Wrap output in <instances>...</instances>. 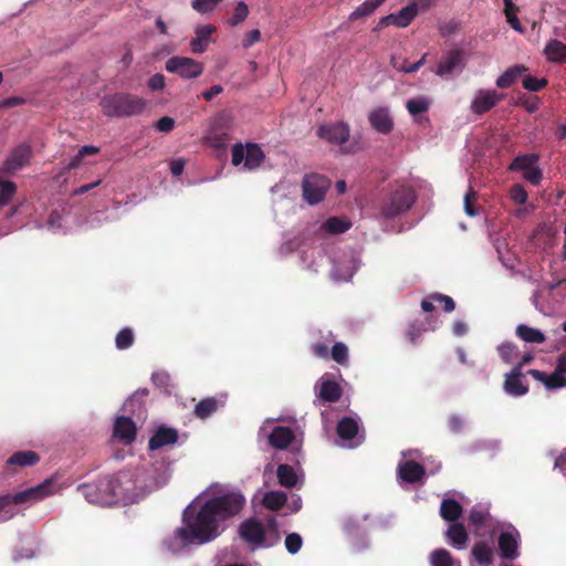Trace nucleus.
Masks as SVG:
<instances>
[{"label":"nucleus","mask_w":566,"mask_h":566,"mask_svg":"<svg viewBox=\"0 0 566 566\" xmlns=\"http://www.w3.org/2000/svg\"><path fill=\"white\" fill-rule=\"evenodd\" d=\"M245 496L239 490L208 499L199 509L188 505L182 514V526L175 531L181 546L203 545L218 538L227 522L238 516L245 506Z\"/></svg>","instance_id":"nucleus-1"},{"label":"nucleus","mask_w":566,"mask_h":566,"mask_svg":"<svg viewBox=\"0 0 566 566\" xmlns=\"http://www.w3.org/2000/svg\"><path fill=\"white\" fill-rule=\"evenodd\" d=\"M78 491L90 502L101 505L135 503L140 497V488L135 474L119 472L114 476H104L96 482L78 486Z\"/></svg>","instance_id":"nucleus-2"},{"label":"nucleus","mask_w":566,"mask_h":566,"mask_svg":"<svg viewBox=\"0 0 566 566\" xmlns=\"http://www.w3.org/2000/svg\"><path fill=\"white\" fill-rule=\"evenodd\" d=\"M103 113L109 117H129L139 115L146 107V101L128 93L106 95L101 99Z\"/></svg>","instance_id":"nucleus-3"},{"label":"nucleus","mask_w":566,"mask_h":566,"mask_svg":"<svg viewBox=\"0 0 566 566\" xmlns=\"http://www.w3.org/2000/svg\"><path fill=\"white\" fill-rule=\"evenodd\" d=\"M416 200L415 190L410 186L400 185L382 200L379 216L385 220H395L409 211Z\"/></svg>","instance_id":"nucleus-4"},{"label":"nucleus","mask_w":566,"mask_h":566,"mask_svg":"<svg viewBox=\"0 0 566 566\" xmlns=\"http://www.w3.org/2000/svg\"><path fill=\"white\" fill-rule=\"evenodd\" d=\"M270 524L273 528L274 535L272 542L266 541L265 528L262 522L256 518H248L243 521L239 526V535L243 542L251 546L252 549L270 547L280 541L275 521L272 520Z\"/></svg>","instance_id":"nucleus-5"},{"label":"nucleus","mask_w":566,"mask_h":566,"mask_svg":"<svg viewBox=\"0 0 566 566\" xmlns=\"http://www.w3.org/2000/svg\"><path fill=\"white\" fill-rule=\"evenodd\" d=\"M56 490L53 479L50 478L35 486L29 488L13 495H0V512L11 504L18 505L40 501L48 495L54 494Z\"/></svg>","instance_id":"nucleus-6"},{"label":"nucleus","mask_w":566,"mask_h":566,"mask_svg":"<svg viewBox=\"0 0 566 566\" xmlns=\"http://www.w3.org/2000/svg\"><path fill=\"white\" fill-rule=\"evenodd\" d=\"M331 186L329 179L319 174L305 175L302 182L303 198L310 205L321 202Z\"/></svg>","instance_id":"nucleus-7"},{"label":"nucleus","mask_w":566,"mask_h":566,"mask_svg":"<svg viewBox=\"0 0 566 566\" xmlns=\"http://www.w3.org/2000/svg\"><path fill=\"white\" fill-rule=\"evenodd\" d=\"M165 69L167 72L178 74L185 80L196 78L203 72L202 63L187 56L169 57L166 61Z\"/></svg>","instance_id":"nucleus-8"},{"label":"nucleus","mask_w":566,"mask_h":566,"mask_svg":"<svg viewBox=\"0 0 566 566\" xmlns=\"http://www.w3.org/2000/svg\"><path fill=\"white\" fill-rule=\"evenodd\" d=\"M33 157L32 146L29 143H21L15 146L7 159L3 161L1 171L7 175L28 166Z\"/></svg>","instance_id":"nucleus-9"},{"label":"nucleus","mask_w":566,"mask_h":566,"mask_svg":"<svg viewBox=\"0 0 566 566\" xmlns=\"http://www.w3.org/2000/svg\"><path fill=\"white\" fill-rule=\"evenodd\" d=\"M504 98V94L494 90H479L471 102L470 109L475 115H483L495 107Z\"/></svg>","instance_id":"nucleus-10"},{"label":"nucleus","mask_w":566,"mask_h":566,"mask_svg":"<svg viewBox=\"0 0 566 566\" xmlns=\"http://www.w3.org/2000/svg\"><path fill=\"white\" fill-rule=\"evenodd\" d=\"M349 126L346 123H327L317 128V136L331 144L342 145L349 139Z\"/></svg>","instance_id":"nucleus-11"},{"label":"nucleus","mask_w":566,"mask_h":566,"mask_svg":"<svg viewBox=\"0 0 566 566\" xmlns=\"http://www.w3.org/2000/svg\"><path fill=\"white\" fill-rule=\"evenodd\" d=\"M464 67V52L461 49H453L446 52L437 65L436 74L446 76L455 70Z\"/></svg>","instance_id":"nucleus-12"},{"label":"nucleus","mask_w":566,"mask_h":566,"mask_svg":"<svg viewBox=\"0 0 566 566\" xmlns=\"http://www.w3.org/2000/svg\"><path fill=\"white\" fill-rule=\"evenodd\" d=\"M178 438L179 433L175 428L159 426L148 441V449L155 451L166 446H172Z\"/></svg>","instance_id":"nucleus-13"},{"label":"nucleus","mask_w":566,"mask_h":566,"mask_svg":"<svg viewBox=\"0 0 566 566\" xmlns=\"http://www.w3.org/2000/svg\"><path fill=\"white\" fill-rule=\"evenodd\" d=\"M113 434L125 444H130L136 439V424L129 417H117L114 423Z\"/></svg>","instance_id":"nucleus-14"},{"label":"nucleus","mask_w":566,"mask_h":566,"mask_svg":"<svg viewBox=\"0 0 566 566\" xmlns=\"http://www.w3.org/2000/svg\"><path fill=\"white\" fill-rule=\"evenodd\" d=\"M368 120L370 126L380 134L387 135L394 128V120L389 111L385 107H378L369 113Z\"/></svg>","instance_id":"nucleus-15"},{"label":"nucleus","mask_w":566,"mask_h":566,"mask_svg":"<svg viewBox=\"0 0 566 566\" xmlns=\"http://www.w3.org/2000/svg\"><path fill=\"white\" fill-rule=\"evenodd\" d=\"M398 476L408 483L421 481L426 474V469L419 462L407 460L398 465Z\"/></svg>","instance_id":"nucleus-16"},{"label":"nucleus","mask_w":566,"mask_h":566,"mask_svg":"<svg viewBox=\"0 0 566 566\" xmlns=\"http://www.w3.org/2000/svg\"><path fill=\"white\" fill-rule=\"evenodd\" d=\"M228 124V117L226 114L219 115L214 119L213 128L209 133V135L206 137V142L209 146L216 148V149H223L227 146V143L230 139V136L226 132H219V127H223Z\"/></svg>","instance_id":"nucleus-17"},{"label":"nucleus","mask_w":566,"mask_h":566,"mask_svg":"<svg viewBox=\"0 0 566 566\" xmlns=\"http://www.w3.org/2000/svg\"><path fill=\"white\" fill-rule=\"evenodd\" d=\"M226 394H222L219 397H207L201 399L195 407L196 417L202 420L209 418L219 408L226 405Z\"/></svg>","instance_id":"nucleus-18"},{"label":"nucleus","mask_w":566,"mask_h":566,"mask_svg":"<svg viewBox=\"0 0 566 566\" xmlns=\"http://www.w3.org/2000/svg\"><path fill=\"white\" fill-rule=\"evenodd\" d=\"M216 31V27L211 24L199 25L196 29V36L190 41V49L193 53H203L209 43L210 35Z\"/></svg>","instance_id":"nucleus-19"},{"label":"nucleus","mask_w":566,"mask_h":566,"mask_svg":"<svg viewBox=\"0 0 566 566\" xmlns=\"http://www.w3.org/2000/svg\"><path fill=\"white\" fill-rule=\"evenodd\" d=\"M340 386L332 379L322 378L318 388V398L325 402H336L342 397Z\"/></svg>","instance_id":"nucleus-20"},{"label":"nucleus","mask_w":566,"mask_h":566,"mask_svg":"<svg viewBox=\"0 0 566 566\" xmlns=\"http://www.w3.org/2000/svg\"><path fill=\"white\" fill-rule=\"evenodd\" d=\"M295 436L293 431L287 427H275L269 436V443L275 449H286Z\"/></svg>","instance_id":"nucleus-21"},{"label":"nucleus","mask_w":566,"mask_h":566,"mask_svg":"<svg viewBox=\"0 0 566 566\" xmlns=\"http://www.w3.org/2000/svg\"><path fill=\"white\" fill-rule=\"evenodd\" d=\"M527 374L531 375L534 379L543 382L548 389L566 387V377L555 370L551 375H547L544 371L537 369H530Z\"/></svg>","instance_id":"nucleus-22"},{"label":"nucleus","mask_w":566,"mask_h":566,"mask_svg":"<svg viewBox=\"0 0 566 566\" xmlns=\"http://www.w3.org/2000/svg\"><path fill=\"white\" fill-rule=\"evenodd\" d=\"M499 549L502 557L507 559H514L517 557V539L510 532H502L497 538Z\"/></svg>","instance_id":"nucleus-23"},{"label":"nucleus","mask_w":566,"mask_h":566,"mask_svg":"<svg viewBox=\"0 0 566 566\" xmlns=\"http://www.w3.org/2000/svg\"><path fill=\"white\" fill-rule=\"evenodd\" d=\"M544 54L552 63H565L566 44L556 39L549 40L544 48Z\"/></svg>","instance_id":"nucleus-24"},{"label":"nucleus","mask_w":566,"mask_h":566,"mask_svg":"<svg viewBox=\"0 0 566 566\" xmlns=\"http://www.w3.org/2000/svg\"><path fill=\"white\" fill-rule=\"evenodd\" d=\"M336 431L342 440H353L359 433V426L356 419L344 417L338 421Z\"/></svg>","instance_id":"nucleus-25"},{"label":"nucleus","mask_w":566,"mask_h":566,"mask_svg":"<svg viewBox=\"0 0 566 566\" xmlns=\"http://www.w3.org/2000/svg\"><path fill=\"white\" fill-rule=\"evenodd\" d=\"M446 535L451 545L459 549L463 548L469 539L468 532L461 523L451 524Z\"/></svg>","instance_id":"nucleus-26"},{"label":"nucleus","mask_w":566,"mask_h":566,"mask_svg":"<svg viewBox=\"0 0 566 566\" xmlns=\"http://www.w3.org/2000/svg\"><path fill=\"white\" fill-rule=\"evenodd\" d=\"M461 504L453 499H444L440 504V515L444 521L455 522L462 515Z\"/></svg>","instance_id":"nucleus-27"},{"label":"nucleus","mask_w":566,"mask_h":566,"mask_svg":"<svg viewBox=\"0 0 566 566\" xmlns=\"http://www.w3.org/2000/svg\"><path fill=\"white\" fill-rule=\"evenodd\" d=\"M518 338L526 343L542 344L546 340L545 335L537 328L520 324L515 331Z\"/></svg>","instance_id":"nucleus-28"},{"label":"nucleus","mask_w":566,"mask_h":566,"mask_svg":"<svg viewBox=\"0 0 566 566\" xmlns=\"http://www.w3.org/2000/svg\"><path fill=\"white\" fill-rule=\"evenodd\" d=\"M40 461V457L36 452L28 450V451H19L13 453L7 461L9 465H19V467H32Z\"/></svg>","instance_id":"nucleus-29"},{"label":"nucleus","mask_w":566,"mask_h":566,"mask_svg":"<svg viewBox=\"0 0 566 566\" xmlns=\"http://www.w3.org/2000/svg\"><path fill=\"white\" fill-rule=\"evenodd\" d=\"M429 560L431 566H461L460 560L454 559L446 548L432 551Z\"/></svg>","instance_id":"nucleus-30"},{"label":"nucleus","mask_w":566,"mask_h":566,"mask_svg":"<svg viewBox=\"0 0 566 566\" xmlns=\"http://www.w3.org/2000/svg\"><path fill=\"white\" fill-rule=\"evenodd\" d=\"M525 71L526 67L524 65H514L507 69L502 75L497 77L496 86L500 88L511 87Z\"/></svg>","instance_id":"nucleus-31"},{"label":"nucleus","mask_w":566,"mask_h":566,"mask_svg":"<svg viewBox=\"0 0 566 566\" xmlns=\"http://www.w3.org/2000/svg\"><path fill=\"white\" fill-rule=\"evenodd\" d=\"M539 160V156L536 154H524L516 156L513 161L509 165L510 171L527 170L535 166Z\"/></svg>","instance_id":"nucleus-32"},{"label":"nucleus","mask_w":566,"mask_h":566,"mask_svg":"<svg viewBox=\"0 0 566 566\" xmlns=\"http://www.w3.org/2000/svg\"><path fill=\"white\" fill-rule=\"evenodd\" d=\"M279 483L284 488H294L297 484V475L289 464H280L276 471Z\"/></svg>","instance_id":"nucleus-33"},{"label":"nucleus","mask_w":566,"mask_h":566,"mask_svg":"<svg viewBox=\"0 0 566 566\" xmlns=\"http://www.w3.org/2000/svg\"><path fill=\"white\" fill-rule=\"evenodd\" d=\"M386 0H366L358 6L348 17L349 21H356L360 18L368 17L380 7Z\"/></svg>","instance_id":"nucleus-34"},{"label":"nucleus","mask_w":566,"mask_h":566,"mask_svg":"<svg viewBox=\"0 0 566 566\" xmlns=\"http://www.w3.org/2000/svg\"><path fill=\"white\" fill-rule=\"evenodd\" d=\"M287 501V496L282 491H269L263 496V505L271 511L281 510Z\"/></svg>","instance_id":"nucleus-35"},{"label":"nucleus","mask_w":566,"mask_h":566,"mask_svg":"<svg viewBox=\"0 0 566 566\" xmlns=\"http://www.w3.org/2000/svg\"><path fill=\"white\" fill-rule=\"evenodd\" d=\"M472 555L474 559L481 565H489L493 559V551L485 542H478L472 547Z\"/></svg>","instance_id":"nucleus-36"},{"label":"nucleus","mask_w":566,"mask_h":566,"mask_svg":"<svg viewBox=\"0 0 566 566\" xmlns=\"http://www.w3.org/2000/svg\"><path fill=\"white\" fill-rule=\"evenodd\" d=\"M264 159L262 149L256 144H249L245 148V163L248 168H255L261 165Z\"/></svg>","instance_id":"nucleus-37"},{"label":"nucleus","mask_w":566,"mask_h":566,"mask_svg":"<svg viewBox=\"0 0 566 566\" xmlns=\"http://www.w3.org/2000/svg\"><path fill=\"white\" fill-rule=\"evenodd\" d=\"M504 390L511 396L520 397L528 392V386L521 378L505 377Z\"/></svg>","instance_id":"nucleus-38"},{"label":"nucleus","mask_w":566,"mask_h":566,"mask_svg":"<svg viewBox=\"0 0 566 566\" xmlns=\"http://www.w3.org/2000/svg\"><path fill=\"white\" fill-rule=\"evenodd\" d=\"M352 223L343 218L331 217L324 223V229L333 234H340L350 228Z\"/></svg>","instance_id":"nucleus-39"},{"label":"nucleus","mask_w":566,"mask_h":566,"mask_svg":"<svg viewBox=\"0 0 566 566\" xmlns=\"http://www.w3.org/2000/svg\"><path fill=\"white\" fill-rule=\"evenodd\" d=\"M148 389L136 390L124 403V409L129 412H135L136 408L142 409L144 407V399L148 396Z\"/></svg>","instance_id":"nucleus-40"},{"label":"nucleus","mask_w":566,"mask_h":566,"mask_svg":"<svg viewBox=\"0 0 566 566\" xmlns=\"http://www.w3.org/2000/svg\"><path fill=\"white\" fill-rule=\"evenodd\" d=\"M430 99L426 96H419L407 101L406 107L411 115H419L428 112Z\"/></svg>","instance_id":"nucleus-41"},{"label":"nucleus","mask_w":566,"mask_h":566,"mask_svg":"<svg viewBox=\"0 0 566 566\" xmlns=\"http://www.w3.org/2000/svg\"><path fill=\"white\" fill-rule=\"evenodd\" d=\"M418 14V10L416 6H412L411 3L400 9L396 15H397V27L399 28H406L408 27L411 21L416 18Z\"/></svg>","instance_id":"nucleus-42"},{"label":"nucleus","mask_w":566,"mask_h":566,"mask_svg":"<svg viewBox=\"0 0 566 566\" xmlns=\"http://www.w3.org/2000/svg\"><path fill=\"white\" fill-rule=\"evenodd\" d=\"M134 340L135 336L133 329L129 327H124L117 333L115 337V345L117 349L124 350L133 346Z\"/></svg>","instance_id":"nucleus-43"},{"label":"nucleus","mask_w":566,"mask_h":566,"mask_svg":"<svg viewBox=\"0 0 566 566\" xmlns=\"http://www.w3.org/2000/svg\"><path fill=\"white\" fill-rule=\"evenodd\" d=\"M329 357H332V359L339 365H343V366L347 365L348 364V347L342 342L335 343L331 349Z\"/></svg>","instance_id":"nucleus-44"},{"label":"nucleus","mask_w":566,"mask_h":566,"mask_svg":"<svg viewBox=\"0 0 566 566\" xmlns=\"http://www.w3.org/2000/svg\"><path fill=\"white\" fill-rule=\"evenodd\" d=\"M17 192V186L13 181H2L0 184V207L9 205Z\"/></svg>","instance_id":"nucleus-45"},{"label":"nucleus","mask_w":566,"mask_h":566,"mask_svg":"<svg viewBox=\"0 0 566 566\" xmlns=\"http://www.w3.org/2000/svg\"><path fill=\"white\" fill-rule=\"evenodd\" d=\"M501 358L507 363H513L518 356V349L513 343H503L497 348Z\"/></svg>","instance_id":"nucleus-46"},{"label":"nucleus","mask_w":566,"mask_h":566,"mask_svg":"<svg viewBox=\"0 0 566 566\" xmlns=\"http://www.w3.org/2000/svg\"><path fill=\"white\" fill-rule=\"evenodd\" d=\"M523 87L530 92H539L547 86L548 81L545 77L537 78L532 75H526L522 81Z\"/></svg>","instance_id":"nucleus-47"},{"label":"nucleus","mask_w":566,"mask_h":566,"mask_svg":"<svg viewBox=\"0 0 566 566\" xmlns=\"http://www.w3.org/2000/svg\"><path fill=\"white\" fill-rule=\"evenodd\" d=\"M223 0H191V8L201 13L212 12Z\"/></svg>","instance_id":"nucleus-48"},{"label":"nucleus","mask_w":566,"mask_h":566,"mask_svg":"<svg viewBox=\"0 0 566 566\" xmlns=\"http://www.w3.org/2000/svg\"><path fill=\"white\" fill-rule=\"evenodd\" d=\"M248 14H249L248 6L243 1H240L237 4V7L234 8L233 14L230 18L229 23L233 27L238 25L248 18Z\"/></svg>","instance_id":"nucleus-49"},{"label":"nucleus","mask_w":566,"mask_h":566,"mask_svg":"<svg viewBox=\"0 0 566 566\" xmlns=\"http://www.w3.org/2000/svg\"><path fill=\"white\" fill-rule=\"evenodd\" d=\"M303 544V539L300 534L291 533L285 537V547L286 551L294 555L300 552Z\"/></svg>","instance_id":"nucleus-50"},{"label":"nucleus","mask_w":566,"mask_h":566,"mask_svg":"<svg viewBox=\"0 0 566 566\" xmlns=\"http://www.w3.org/2000/svg\"><path fill=\"white\" fill-rule=\"evenodd\" d=\"M510 198L518 205H524L527 201L528 195L521 184H515L510 190Z\"/></svg>","instance_id":"nucleus-51"},{"label":"nucleus","mask_w":566,"mask_h":566,"mask_svg":"<svg viewBox=\"0 0 566 566\" xmlns=\"http://www.w3.org/2000/svg\"><path fill=\"white\" fill-rule=\"evenodd\" d=\"M486 517L488 512L473 507L469 513L468 520L470 524L481 527L485 524Z\"/></svg>","instance_id":"nucleus-52"},{"label":"nucleus","mask_w":566,"mask_h":566,"mask_svg":"<svg viewBox=\"0 0 566 566\" xmlns=\"http://www.w3.org/2000/svg\"><path fill=\"white\" fill-rule=\"evenodd\" d=\"M475 198V191L472 188H470L464 196V211L469 217H475L479 213L478 209L473 205Z\"/></svg>","instance_id":"nucleus-53"},{"label":"nucleus","mask_w":566,"mask_h":566,"mask_svg":"<svg viewBox=\"0 0 566 566\" xmlns=\"http://www.w3.org/2000/svg\"><path fill=\"white\" fill-rule=\"evenodd\" d=\"M523 177L532 185L538 186L543 179V172L539 167L533 166L524 171Z\"/></svg>","instance_id":"nucleus-54"},{"label":"nucleus","mask_w":566,"mask_h":566,"mask_svg":"<svg viewBox=\"0 0 566 566\" xmlns=\"http://www.w3.org/2000/svg\"><path fill=\"white\" fill-rule=\"evenodd\" d=\"M431 298L436 301L438 304H443V310L447 313H451L455 308V303L452 300V297L444 295V294H431Z\"/></svg>","instance_id":"nucleus-55"},{"label":"nucleus","mask_w":566,"mask_h":566,"mask_svg":"<svg viewBox=\"0 0 566 566\" xmlns=\"http://www.w3.org/2000/svg\"><path fill=\"white\" fill-rule=\"evenodd\" d=\"M311 349H312L313 354L318 358H322L325 360H327L329 358L331 352L328 349L327 343L315 342L311 345Z\"/></svg>","instance_id":"nucleus-56"},{"label":"nucleus","mask_w":566,"mask_h":566,"mask_svg":"<svg viewBox=\"0 0 566 566\" xmlns=\"http://www.w3.org/2000/svg\"><path fill=\"white\" fill-rule=\"evenodd\" d=\"M518 11V8L511 9V10H504L506 21L511 25L512 29L518 32H523L522 24L516 15V12Z\"/></svg>","instance_id":"nucleus-57"},{"label":"nucleus","mask_w":566,"mask_h":566,"mask_svg":"<svg viewBox=\"0 0 566 566\" xmlns=\"http://www.w3.org/2000/svg\"><path fill=\"white\" fill-rule=\"evenodd\" d=\"M427 53H424L421 59L412 64H408L406 60L402 61V66L399 67V71L400 72H405V73H416L424 63H426V57H427Z\"/></svg>","instance_id":"nucleus-58"},{"label":"nucleus","mask_w":566,"mask_h":566,"mask_svg":"<svg viewBox=\"0 0 566 566\" xmlns=\"http://www.w3.org/2000/svg\"><path fill=\"white\" fill-rule=\"evenodd\" d=\"M174 127H175V119L169 116H164V117L159 118L156 123V128L163 133H169L174 129Z\"/></svg>","instance_id":"nucleus-59"},{"label":"nucleus","mask_w":566,"mask_h":566,"mask_svg":"<svg viewBox=\"0 0 566 566\" xmlns=\"http://www.w3.org/2000/svg\"><path fill=\"white\" fill-rule=\"evenodd\" d=\"M148 87L151 91H159L165 87V76L160 73L154 74L148 81Z\"/></svg>","instance_id":"nucleus-60"},{"label":"nucleus","mask_w":566,"mask_h":566,"mask_svg":"<svg viewBox=\"0 0 566 566\" xmlns=\"http://www.w3.org/2000/svg\"><path fill=\"white\" fill-rule=\"evenodd\" d=\"M245 159V149L242 144L234 145L232 149V164L239 166Z\"/></svg>","instance_id":"nucleus-61"},{"label":"nucleus","mask_w":566,"mask_h":566,"mask_svg":"<svg viewBox=\"0 0 566 566\" xmlns=\"http://www.w3.org/2000/svg\"><path fill=\"white\" fill-rule=\"evenodd\" d=\"M261 40V32L258 29L251 30L242 42L244 49H249Z\"/></svg>","instance_id":"nucleus-62"},{"label":"nucleus","mask_w":566,"mask_h":566,"mask_svg":"<svg viewBox=\"0 0 566 566\" xmlns=\"http://www.w3.org/2000/svg\"><path fill=\"white\" fill-rule=\"evenodd\" d=\"M448 426L450 431L459 433L463 428V420L459 416H450L448 419Z\"/></svg>","instance_id":"nucleus-63"},{"label":"nucleus","mask_w":566,"mask_h":566,"mask_svg":"<svg viewBox=\"0 0 566 566\" xmlns=\"http://www.w3.org/2000/svg\"><path fill=\"white\" fill-rule=\"evenodd\" d=\"M25 104V99L20 96H11L6 99H3L0 104L1 107L10 108V107H17Z\"/></svg>","instance_id":"nucleus-64"}]
</instances>
